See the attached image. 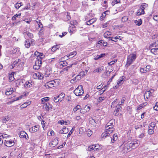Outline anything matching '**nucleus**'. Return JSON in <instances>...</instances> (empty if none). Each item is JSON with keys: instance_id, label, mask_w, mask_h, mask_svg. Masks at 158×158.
Returning <instances> with one entry per match:
<instances>
[{"instance_id": "1", "label": "nucleus", "mask_w": 158, "mask_h": 158, "mask_svg": "<svg viewBox=\"0 0 158 158\" xmlns=\"http://www.w3.org/2000/svg\"><path fill=\"white\" fill-rule=\"evenodd\" d=\"M136 58V55L135 54L132 53L129 55L127 57L126 65L127 66H129L135 60Z\"/></svg>"}, {"instance_id": "2", "label": "nucleus", "mask_w": 158, "mask_h": 158, "mask_svg": "<svg viewBox=\"0 0 158 158\" xmlns=\"http://www.w3.org/2000/svg\"><path fill=\"white\" fill-rule=\"evenodd\" d=\"M74 93L77 96H80L82 95L84 93L83 86L82 85L78 86L74 90Z\"/></svg>"}, {"instance_id": "3", "label": "nucleus", "mask_w": 158, "mask_h": 158, "mask_svg": "<svg viewBox=\"0 0 158 158\" xmlns=\"http://www.w3.org/2000/svg\"><path fill=\"white\" fill-rule=\"evenodd\" d=\"M6 137V139H5L4 144L6 146L9 147H11L15 144V142L13 140L8 139V137Z\"/></svg>"}, {"instance_id": "4", "label": "nucleus", "mask_w": 158, "mask_h": 158, "mask_svg": "<svg viewBox=\"0 0 158 158\" xmlns=\"http://www.w3.org/2000/svg\"><path fill=\"white\" fill-rule=\"evenodd\" d=\"M120 148L121 150V151L123 154L127 153L130 148L127 143L122 144L120 146Z\"/></svg>"}, {"instance_id": "5", "label": "nucleus", "mask_w": 158, "mask_h": 158, "mask_svg": "<svg viewBox=\"0 0 158 158\" xmlns=\"http://www.w3.org/2000/svg\"><path fill=\"white\" fill-rule=\"evenodd\" d=\"M42 64L41 59L40 57H38L37 58V60H36L35 61V64L33 66V69L35 70L39 69Z\"/></svg>"}, {"instance_id": "6", "label": "nucleus", "mask_w": 158, "mask_h": 158, "mask_svg": "<svg viewBox=\"0 0 158 158\" xmlns=\"http://www.w3.org/2000/svg\"><path fill=\"white\" fill-rule=\"evenodd\" d=\"M147 4L145 3L142 4L140 7V8L138 10L137 14L138 15H140L142 14H143L144 13V9L147 6Z\"/></svg>"}, {"instance_id": "7", "label": "nucleus", "mask_w": 158, "mask_h": 158, "mask_svg": "<svg viewBox=\"0 0 158 158\" xmlns=\"http://www.w3.org/2000/svg\"><path fill=\"white\" fill-rule=\"evenodd\" d=\"M84 73L81 72L76 77L73 79L71 80V82L73 83V82H76L77 81L80 80L81 77L84 76Z\"/></svg>"}, {"instance_id": "8", "label": "nucleus", "mask_w": 158, "mask_h": 158, "mask_svg": "<svg viewBox=\"0 0 158 158\" xmlns=\"http://www.w3.org/2000/svg\"><path fill=\"white\" fill-rule=\"evenodd\" d=\"M127 143L130 148H134L138 146L139 143V141L138 140H137L136 141H133L130 143L128 142Z\"/></svg>"}, {"instance_id": "9", "label": "nucleus", "mask_w": 158, "mask_h": 158, "mask_svg": "<svg viewBox=\"0 0 158 158\" xmlns=\"http://www.w3.org/2000/svg\"><path fill=\"white\" fill-rule=\"evenodd\" d=\"M89 124L91 125V127H95L96 126L97 123L98 121L93 118H90L89 119Z\"/></svg>"}, {"instance_id": "10", "label": "nucleus", "mask_w": 158, "mask_h": 158, "mask_svg": "<svg viewBox=\"0 0 158 158\" xmlns=\"http://www.w3.org/2000/svg\"><path fill=\"white\" fill-rule=\"evenodd\" d=\"M33 77L35 79H42L43 78V75L40 73H37L33 74Z\"/></svg>"}, {"instance_id": "11", "label": "nucleus", "mask_w": 158, "mask_h": 158, "mask_svg": "<svg viewBox=\"0 0 158 158\" xmlns=\"http://www.w3.org/2000/svg\"><path fill=\"white\" fill-rule=\"evenodd\" d=\"M55 82V81H52L46 83L45 86L46 88H49L54 86Z\"/></svg>"}, {"instance_id": "12", "label": "nucleus", "mask_w": 158, "mask_h": 158, "mask_svg": "<svg viewBox=\"0 0 158 158\" xmlns=\"http://www.w3.org/2000/svg\"><path fill=\"white\" fill-rule=\"evenodd\" d=\"M114 130V125L109 126L108 125H106L105 126V131L111 133H112Z\"/></svg>"}, {"instance_id": "13", "label": "nucleus", "mask_w": 158, "mask_h": 158, "mask_svg": "<svg viewBox=\"0 0 158 158\" xmlns=\"http://www.w3.org/2000/svg\"><path fill=\"white\" fill-rule=\"evenodd\" d=\"M52 106L49 103L47 102L44 104L43 106V108L46 111H49L50 109L52 108Z\"/></svg>"}, {"instance_id": "14", "label": "nucleus", "mask_w": 158, "mask_h": 158, "mask_svg": "<svg viewBox=\"0 0 158 158\" xmlns=\"http://www.w3.org/2000/svg\"><path fill=\"white\" fill-rule=\"evenodd\" d=\"M58 140L57 138H55L53 140H52L49 143V146L51 147H54L58 143Z\"/></svg>"}, {"instance_id": "15", "label": "nucleus", "mask_w": 158, "mask_h": 158, "mask_svg": "<svg viewBox=\"0 0 158 158\" xmlns=\"http://www.w3.org/2000/svg\"><path fill=\"white\" fill-rule=\"evenodd\" d=\"M39 128L40 126L39 125H35L30 128L29 131L31 132H35Z\"/></svg>"}, {"instance_id": "16", "label": "nucleus", "mask_w": 158, "mask_h": 158, "mask_svg": "<svg viewBox=\"0 0 158 158\" xmlns=\"http://www.w3.org/2000/svg\"><path fill=\"white\" fill-rule=\"evenodd\" d=\"M19 137L21 138H25L26 139H28V136L27 134L25 131H21L19 134Z\"/></svg>"}, {"instance_id": "17", "label": "nucleus", "mask_w": 158, "mask_h": 158, "mask_svg": "<svg viewBox=\"0 0 158 158\" xmlns=\"http://www.w3.org/2000/svg\"><path fill=\"white\" fill-rule=\"evenodd\" d=\"M97 147L96 145H93L89 146L87 149V150L88 151H90L92 150H94V151H95L99 150L98 148H96Z\"/></svg>"}, {"instance_id": "18", "label": "nucleus", "mask_w": 158, "mask_h": 158, "mask_svg": "<svg viewBox=\"0 0 158 158\" xmlns=\"http://www.w3.org/2000/svg\"><path fill=\"white\" fill-rule=\"evenodd\" d=\"M151 95L152 93L150 91H148L146 92L144 95V97L145 100L147 101V99Z\"/></svg>"}, {"instance_id": "19", "label": "nucleus", "mask_w": 158, "mask_h": 158, "mask_svg": "<svg viewBox=\"0 0 158 158\" xmlns=\"http://www.w3.org/2000/svg\"><path fill=\"white\" fill-rule=\"evenodd\" d=\"M104 67L101 66L95 69L93 71V73H100L102 72V71H104Z\"/></svg>"}, {"instance_id": "20", "label": "nucleus", "mask_w": 158, "mask_h": 158, "mask_svg": "<svg viewBox=\"0 0 158 158\" xmlns=\"http://www.w3.org/2000/svg\"><path fill=\"white\" fill-rule=\"evenodd\" d=\"M77 54V52L76 51L73 52L69 53L68 56L66 55L64 56V58L67 59L69 57H70V58H72L75 56Z\"/></svg>"}, {"instance_id": "21", "label": "nucleus", "mask_w": 158, "mask_h": 158, "mask_svg": "<svg viewBox=\"0 0 158 158\" xmlns=\"http://www.w3.org/2000/svg\"><path fill=\"white\" fill-rule=\"evenodd\" d=\"M10 118L9 116H3L1 120L3 123H6L10 119Z\"/></svg>"}, {"instance_id": "22", "label": "nucleus", "mask_w": 158, "mask_h": 158, "mask_svg": "<svg viewBox=\"0 0 158 158\" xmlns=\"http://www.w3.org/2000/svg\"><path fill=\"white\" fill-rule=\"evenodd\" d=\"M13 92V89L12 88L7 89L5 92V94L6 95H9L12 94Z\"/></svg>"}, {"instance_id": "23", "label": "nucleus", "mask_w": 158, "mask_h": 158, "mask_svg": "<svg viewBox=\"0 0 158 158\" xmlns=\"http://www.w3.org/2000/svg\"><path fill=\"white\" fill-rule=\"evenodd\" d=\"M7 135L6 134L2 135L0 134V146L3 143V139L7 137Z\"/></svg>"}, {"instance_id": "24", "label": "nucleus", "mask_w": 158, "mask_h": 158, "mask_svg": "<svg viewBox=\"0 0 158 158\" xmlns=\"http://www.w3.org/2000/svg\"><path fill=\"white\" fill-rule=\"evenodd\" d=\"M123 76L122 77H120L119 79L118 80L117 83V85H118V86H119L121 85L124 82V78Z\"/></svg>"}, {"instance_id": "25", "label": "nucleus", "mask_w": 158, "mask_h": 158, "mask_svg": "<svg viewBox=\"0 0 158 158\" xmlns=\"http://www.w3.org/2000/svg\"><path fill=\"white\" fill-rule=\"evenodd\" d=\"M111 133L105 131L103 132L101 135V138H104L106 137L107 136H109L110 135Z\"/></svg>"}, {"instance_id": "26", "label": "nucleus", "mask_w": 158, "mask_h": 158, "mask_svg": "<svg viewBox=\"0 0 158 158\" xmlns=\"http://www.w3.org/2000/svg\"><path fill=\"white\" fill-rule=\"evenodd\" d=\"M31 103V102H26L24 103L21 105L20 106V108L21 109H23V108H24L26 107L27 106L30 105Z\"/></svg>"}, {"instance_id": "27", "label": "nucleus", "mask_w": 158, "mask_h": 158, "mask_svg": "<svg viewBox=\"0 0 158 158\" xmlns=\"http://www.w3.org/2000/svg\"><path fill=\"white\" fill-rule=\"evenodd\" d=\"M96 18H93L86 22V24L88 25H89L93 23L94 22L96 21Z\"/></svg>"}, {"instance_id": "28", "label": "nucleus", "mask_w": 158, "mask_h": 158, "mask_svg": "<svg viewBox=\"0 0 158 158\" xmlns=\"http://www.w3.org/2000/svg\"><path fill=\"white\" fill-rule=\"evenodd\" d=\"M32 43H31L30 42V41H29L28 40H26L25 46L27 48H29L31 45Z\"/></svg>"}, {"instance_id": "29", "label": "nucleus", "mask_w": 158, "mask_h": 158, "mask_svg": "<svg viewBox=\"0 0 158 158\" xmlns=\"http://www.w3.org/2000/svg\"><path fill=\"white\" fill-rule=\"evenodd\" d=\"M32 86V84H31V82H30L28 81H26L24 84V86L26 88H30Z\"/></svg>"}, {"instance_id": "30", "label": "nucleus", "mask_w": 158, "mask_h": 158, "mask_svg": "<svg viewBox=\"0 0 158 158\" xmlns=\"http://www.w3.org/2000/svg\"><path fill=\"white\" fill-rule=\"evenodd\" d=\"M134 22L138 26H140L142 23V21L141 19H139L138 20H134Z\"/></svg>"}, {"instance_id": "31", "label": "nucleus", "mask_w": 158, "mask_h": 158, "mask_svg": "<svg viewBox=\"0 0 158 158\" xmlns=\"http://www.w3.org/2000/svg\"><path fill=\"white\" fill-rule=\"evenodd\" d=\"M152 53L154 55H156L158 53V48H152L151 50Z\"/></svg>"}, {"instance_id": "32", "label": "nucleus", "mask_w": 158, "mask_h": 158, "mask_svg": "<svg viewBox=\"0 0 158 158\" xmlns=\"http://www.w3.org/2000/svg\"><path fill=\"white\" fill-rule=\"evenodd\" d=\"M49 99V98L48 97H46L44 98H43L41 99V103L42 104H45V102L48 101Z\"/></svg>"}, {"instance_id": "33", "label": "nucleus", "mask_w": 158, "mask_h": 158, "mask_svg": "<svg viewBox=\"0 0 158 158\" xmlns=\"http://www.w3.org/2000/svg\"><path fill=\"white\" fill-rule=\"evenodd\" d=\"M11 51L12 53L13 54L17 53L18 54H19V50L17 48H13V50H12Z\"/></svg>"}, {"instance_id": "34", "label": "nucleus", "mask_w": 158, "mask_h": 158, "mask_svg": "<svg viewBox=\"0 0 158 158\" xmlns=\"http://www.w3.org/2000/svg\"><path fill=\"white\" fill-rule=\"evenodd\" d=\"M111 35V32L107 31L105 32L103 35L104 37L106 38H109V36Z\"/></svg>"}, {"instance_id": "35", "label": "nucleus", "mask_w": 158, "mask_h": 158, "mask_svg": "<svg viewBox=\"0 0 158 158\" xmlns=\"http://www.w3.org/2000/svg\"><path fill=\"white\" fill-rule=\"evenodd\" d=\"M155 126L156 124L154 122H152L149 125V128L154 130Z\"/></svg>"}, {"instance_id": "36", "label": "nucleus", "mask_w": 158, "mask_h": 158, "mask_svg": "<svg viewBox=\"0 0 158 158\" xmlns=\"http://www.w3.org/2000/svg\"><path fill=\"white\" fill-rule=\"evenodd\" d=\"M147 103L145 102V103L140 104L137 107V110H139L142 108L143 106H145L147 105Z\"/></svg>"}, {"instance_id": "37", "label": "nucleus", "mask_w": 158, "mask_h": 158, "mask_svg": "<svg viewBox=\"0 0 158 158\" xmlns=\"http://www.w3.org/2000/svg\"><path fill=\"white\" fill-rule=\"evenodd\" d=\"M70 23L71 25L73 26L74 27H76L77 24V23L76 20L71 21L70 22Z\"/></svg>"}, {"instance_id": "38", "label": "nucleus", "mask_w": 158, "mask_h": 158, "mask_svg": "<svg viewBox=\"0 0 158 158\" xmlns=\"http://www.w3.org/2000/svg\"><path fill=\"white\" fill-rule=\"evenodd\" d=\"M59 48V46L56 45L55 46H53L52 48V52H55Z\"/></svg>"}, {"instance_id": "39", "label": "nucleus", "mask_w": 158, "mask_h": 158, "mask_svg": "<svg viewBox=\"0 0 158 158\" xmlns=\"http://www.w3.org/2000/svg\"><path fill=\"white\" fill-rule=\"evenodd\" d=\"M21 16V14H16L14 15L12 18V20H16L17 19V18L18 17H20V16Z\"/></svg>"}, {"instance_id": "40", "label": "nucleus", "mask_w": 158, "mask_h": 158, "mask_svg": "<svg viewBox=\"0 0 158 158\" xmlns=\"http://www.w3.org/2000/svg\"><path fill=\"white\" fill-rule=\"evenodd\" d=\"M22 2H17L15 5V8L16 9H18L20 7V6L22 5Z\"/></svg>"}, {"instance_id": "41", "label": "nucleus", "mask_w": 158, "mask_h": 158, "mask_svg": "<svg viewBox=\"0 0 158 158\" xmlns=\"http://www.w3.org/2000/svg\"><path fill=\"white\" fill-rule=\"evenodd\" d=\"M117 139V135L116 134H114L113 135V138L111 139V141L113 143Z\"/></svg>"}, {"instance_id": "42", "label": "nucleus", "mask_w": 158, "mask_h": 158, "mask_svg": "<svg viewBox=\"0 0 158 158\" xmlns=\"http://www.w3.org/2000/svg\"><path fill=\"white\" fill-rule=\"evenodd\" d=\"M114 119H112L110 120L107 124L106 125H108L109 126L111 125H114Z\"/></svg>"}, {"instance_id": "43", "label": "nucleus", "mask_w": 158, "mask_h": 158, "mask_svg": "<svg viewBox=\"0 0 158 158\" xmlns=\"http://www.w3.org/2000/svg\"><path fill=\"white\" fill-rule=\"evenodd\" d=\"M60 64L61 65H62V67L65 66H66L67 64V62L65 61H60Z\"/></svg>"}, {"instance_id": "44", "label": "nucleus", "mask_w": 158, "mask_h": 158, "mask_svg": "<svg viewBox=\"0 0 158 158\" xmlns=\"http://www.w3.org/2000/svg\"><path fill=\"white\" fill-rule=\"evenodd\" d=\"M26 95V93H24L22 95H20L19 97L16 98V99L15 100H17L21 99L23 97L25 96Z\"/></svg>"}, {"instance_id": "45", "label": "nucleus", "mask_w": 158, "mask_h": 158, "mask_svg": "<svg viewBox=\"0 0 158 158\" xmlns=\"http://www.w3.org/2000/svg\"><path fill=\"white\" fill-rule=\"evenodd\" d=\"M38 57H40L41 59V60L42 62V58H44V55L42 53H40L39 54V56H38V57H37L36 58V60H37V58H38Z\"/></svg>"}, {"instance_id": "46", "label": "nucleus", "mask_w": 158, "mask_h": 158, "mask_svg": "<svg viewBox=\"0 0 158 158\" xmlns=\"http://www.w3.org/2000/svg\"><path fill=\"white\" fill-rule=\"evenodd\" d=\"M81 108V106L79 105H78L75 106L73 109V110L75 112L77 111V110H79Z\"/></svg>"}, {"instance_id": "47", "label": "nucleus", "mask_w": 158, "mask_h": 158, "mask_svg": "<svg viewBox=\"0 0 158 158\" xmlns=\"http://www.w3.org/2000/svg\"><path fill=\"white\" fill-rule=\"evenodd\" d=\"M117 61V59L114 60H112L111 61H110V62H109L108 63V64L109 65H111L112 64H114L115 62H116Z\"/></svg>"}, {"instance_id": "48", "label": "nucleus", "mask_w": 158, "mask_h": 158, "mask_svg": "<svg viewBox=\"0 0 158 158\" xmlns=\"http://www.w3.org/2000/svg\"><path fill=\"white\" fill-rule=\"evenodd\" d=\"M15 78L14 77V76L13 74H11L10 75L9 77V80L10 81H12L14 80Z\"/></svg>"}, {"instance_id": "49", "label": "nucleus", "mask_w": 158, "mask_h": 158, "mask_svg": "<svg viewBox=\"0 0 158 158\" xmlns=\"http://www.w3.org/2000/svg\"><path fill=\"white\" fill-rule=\"evenodd\" d=\"M36 22L38 23L39 27H40V26H41L42 27H43V25L42 24L41 22L40 21V20L39 19H36L35 20Z\"/></svg>"}, {"instance_id": "50", "label": "nucleus", "mask_w": 158, "mask_h": 158, "mask_svg": "<svg viewBox=\"0 0 158 158\" xmlns=\"http://www.w3.org/2000/svg\"><path fill=\"white\" fill-rule=\"evenodd\" d=\"M92 134V131L90 130H88L87 131V135L90 137Z\"/></svg>"}, {"instance_id": "51", "label": "nucleus", "mask_w": 158, "mask_h": 158, "mask_svg": "<svg viewBox=\"0 0 158 158\" xmlns=\"http://www.w3.org/2000/svg\"><path fill=\"white\" fill-rule=\"evenodd\" d=\"M20 61V59H18L17 60H16L13 62V65H15V64H18V63H19V61Z\"/></svg>"}, {"instance_id": "52", "label": "nucleus", "mask_w": 158, "mask_h": 158, "mask_svg": "<svg viewBox=\"0 0 158 158\" xmlns=\"http://www.w3.org/2000/svg\"><path fill=\"white\" fill-rule=\"evenodd\" d=\"M148 134L150 135L152 134L154 132V130L149 128V130L148 131Z\"/></svg>"}, {"instance_id": "53", "label": "nucleus", "mask_w": 158, "mask_h": 158, "mask_svg": "<svg viewBox=\"0 0 158 158\" xmlns=\"http://www.w3.org/2000/svg\"><path fill=\"white\" fill-rule=\"evenodd\" d=\"M27 35L30 38H31L33 37V34L29 32H26Z\"/></svg>"}, {"instance_id": "54", "label": "nucleus", "mask_w": 158, "mask_h": 158, "mask_svg": "<svg viewBox=\"0 0 158 158\" xmlns=\"http://www.w3.org/2000/svg\"><path fill=\"white\" fill-rule=\"evenodd\" d=\"M105 98L104 97H100L98 98V101L99 102H102L105 99Z\"/></svg>"}, {"instance_id": "55", "label": "nucleus", "mask_w": 158, "mask_h": 158, "mask_svg": "<svg viewBox=\"0 0 158 158\" xmlns=\"http://www.w3.org/2000/svg\"><path fill=\"white\" fill-rule=\"evenodd\" d=\"M153 108L154 110H158V102H156L155 106L153 107Z\"/></svg>"}, {"instance_id": "56", "label": "nucleus", "mask_w": 158, "mask_h": 158, "mask_svg": "<svg viewBox=\"0 0 158 158\" xmlns=\"http://www.w3.org/2000/svg\"><path fill=\"white\" fill-rule=\"evenodd\" d=\"M145 136V134L144 133H142L139 135V138L140 139H142Z\"/></svg>"}, {"instance_id": "57", "label": "nucleus", "mask_w": 158, "mask_h": 158, "mask_svg": "<svg viewBox=\"0 0 158 158\" xmlns=\"http://www.w3.org/2000/svg\"><path fill=\"white\" fill-rule=\"evenodd\" d=\"M74 130V128H73V127L71 129V130L69 132V133L67 135L68 137H69L70 136V135L73 133V131Z\"/></svg>"}, {"instance_id": "58", "label": "nucleus", "mask_w": 158, "mask_h": 158, "mask_svg": "<svg viewBox=\"0 0 158 158\" xmlns=\"http://www.w3.org/2000/svg\"><path fill=\"white\" fill-rule=\"evenodd\" d=\"M59 97L58 96L56 97H55L54 98V101L56 102H58L59 101Z\"/></svg>"}, {"instance_id": "59", "label": "nucleus", "mask_w": 158, "mask_h": 158, "mask_svg": "<svg viewBox=\"0 0 158 158\" xmlns=\"http://www.w3.org/2000/svg\"><path fill=\"white\" fill-rule=\"evenodd\" d=\"M86 110V109H81L80 110V112L81 113H85L87 111Z\"/></svg>"}, {"instance_id": "60", "label": "nucleus", "mask_w": 158, "mask_h": 158, "mask_svg": "<svg viewBox=\"0 0 158 158\" xmlns=\"http://www.w3.org/2000/svg\"><path fill=\"white\" fill-rule=\"evenodd\" d=\"M55 58L50 59L48 60V62L50 63H52L54 62Z\"/></svg>"}, {"instance_id": "61", "label": "nucleus", "mask_w": 158, "mask_h": 158, "mask_svg": "<svg viewBox=\"0 0 158 158\" xmlns=\"http://www.w3.org/2000/svg\"><path fill=\"white\" fill-rule=\"evenodd\" d=\"M153 19L156 21H158V15H156L153 16Z\"/></svg>"}, {"instance_id": "62", "label": "nucleus", "mask_w": 158, "mask_h": 158, "mask_svg": "<svg viewBox=\"0 0 158 158\" xmlns=\"http://www.w3.org/2000/svg\"><path fill=\"white\" fill-rule=\"evenodd\" d=\"M121 110V107L120 106H119V107H117L116 109L115 110V111H115L116 112V113L118 112H119L120 110Z\"/></svg>"}, {"instance_id": "63", "label": "nucleus", "mask_w": 158, "mask_h": 158, "mask_svg": "<svg viewBox=\"0 0 158 158\" xmlns=\"http://www.w3.org/2000/svg\"><path fill=\"white\" fill-rule=\"evenodd\" d=\"M140 71L141 72L143 73L147 72V70H144V69L142 68H141L140 69Z\"/></svg>"}, {"instance_id": "64", "label": "nucleus", "mask_w": 158, "mask_h": 158, "mask_svg": "<svg viewBox=\"0 0 158 158\" xmlns=\"http://www.w3.org/2000/svg\"><path fill=\"white\" fill-rule=\"evenodd\" d=\"M100 42L104 46H106L107 45V44L106 42H104L103 41H100Z\"/></svg>"}]
</instances>
